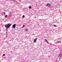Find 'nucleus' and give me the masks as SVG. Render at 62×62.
<instances>
[{
  "label": "nucleus",
  "mask_w": 62,
  "mask_h": 62,
  "mask_svg": "<svg viewBox=\"0 0 62 62\" xmlns=\"http://www.w3.org/2000/svg\"><path fill=\"white\" fill-rule=\"evenodd\" d=\"M11 26V25L9 24H6L5 25V27L7 28H8L10 27Z\"/></svg>",
  "instance_id": "obj_1"
},
{
  "label": "nucleus",
  "mask_w": 62,
  "mask_h": 62,
  "mask_svg": "<svg viewBox=\"0 0 62 62\" xmlns=\"http://www.w3.org/2000/svg\"><path fill=\"white\" fill-rule=\"evenodd\" d=\"M46 6H48L49 8H52V5L49 4L47 3L46 4Z\"/></svg>",
  "instance_id": "obj_2"
},
{
  "label": "nucleus",
  "mask_w": 62,
  "mask_h": 62,
  "mask_svg": "<svg viewBox=\"0 0 62 62\" xmlns=\"http://www.w3.org/2000/svg\"><path fill=\"white\" fill-rule=\"evenodd\" d=\"M16 24H15L14 25H13V28H15V26H16Z\"/></svg>",
  "instance_id": "obj_3"
},
{
  "label": "nucleus",
  "mask_w": 62,
  "mask_h": 62,
  "mask_svg": "<svg viewBox=\"0 0 62 62\" xmlns=\"http://www.w3.org/2000/svg\"><path fill=\"white\" fill-rule=\"evenodd\" d=\"M62 54L61 53H60L59 55V57H61L62 56Z\"/></svg>",
  "instance_id": "obj_4"
},
{
  "label": "nucleus",
  "mask_w": 62,
  "mask_h": 62,
  "mask_svg": "<svg viewBox=\"0 0 62 62\" xmlns=\"http://www.w3.org/2000/svg\"><path fill=\"white\" fill-rule=\"evenodd\" d=\"M37 38L35 39L34 40V42H35L36 41V40H37Z\"/></svg>",
  "instance_id": "obj_5"
},
{
  "label": "nucleus",
  "mask_w": 62,
  "mask_h": 62,
  "mask_svg": "<svg viewBox=\"0 0 62 62\" xmlns=\"http://www.w3.org/2000/svg\"><path fill=\"white\" fill-rule=\"evenodd\" d=\"M25 31H28V29L27 28H26L25 29Z\"/></svg>",
  "instance_id": "obj_6"
},
{
  "label": "nucleus",
  "mask_w": 62,
  "mask_h": 62,
  "mask_svg": "<svg viewBox=\"0 0 62 62\" xmlns=\"http://www.w3.org/2000/svg\"><path fill=\"white\" fill-rule=\"evenodd\" d=\"M45 40L46 41V42H47V43H48V42L47 40L46 39H45Z\"/></svg>",
  "instance_id": "obj_7"
},
{
  "label": "nucleus",
  "mask_w": 62,
  "mask_h": 62,
  "mask_svg": "<svg viewBox=\"0 0 62 62\" xmlns=\"http://www.w3.org/2000/svg\"><path fill=\"white\" fill-rule=\"evenodd\" d=\"M7 16H7V15H6L5 16V17L6 18H7Z\"/></svg>",
  "instance_id": "obj_8"
},
{
  "label": "nucleus",
  "mask_w": 62,
  "mask_h": 62,
  "mask_svg": "<svg viewBox=\"0 0 62 62\" xmlns=\"http://www.w3.org/2000/svg\"><path fill=\"white\" fill-rule=\"evenodd\" d=\"M29 8H32V7L31 6H29Z\"/></svg>",
  "instance_id": "obj_9"
},
{
  "label": "nucleus",
  "mask_w": 62,
  "mask_h": 62,
  "mask_svg": "<svg viewBox=\"0 0 62 62\" xmlns=\"http://www.w3.org/2000/svg\"><path fill=\"white\" fill-rule=\"evenodd\" d=\"M24 15H23L22 16V17L23 18H24Z\"/></svg>",
  "instance_id": "obj_10"
},
{
  "label": "nucleus",
  "mask_w": 62,
  "mask_h": 62,
  "mask_svg": "<svg viewBox=\"0 0 62 62\" xmlns=\"http://www.w3.org/2000/svg\"><path fill=\"white\" fill-rule=\"evenodd\" d=\"M24 27V25H23L22 28H23Z\"/></svg>",
  "instance_id": "obj_11"
},
{
  "label": "nucleus",
  "mask_w": 62,
  "mask_h": 62,
  "mask_svg": "<svg viewBox=\"0 0 62 62\" xmlns=\"http://www.w3.org/2000/svg\"><path fill=\"white\" fill-rule=\"evenodd\" d=\"M58 43H60V42H61V41H58Z\"/></svg>",
  "instance_id": "obj_12"
},
{
  "label": "nucleus",
  "mask_w": 62,
  "mask_h": 62,
  "mask_svg": "<svg viewBox=\"0 0 62 62\" xmlns=\"http://www.w3.org/2000/svg\"><path fill=\"white\" fill-rule=\"evenodd\" d=\"M54 26L55 27H56V25H54Z\"/></svg>",
  "instance_id": "obj_13"
},
{
  "label": "nucleus",
  "mask_w": 62,
  "mask_h": 62,
  "mask_svg": "<svg viewBox=\"0 0 62 62\" xmlns=\"http://www.w3.org/2000/svg\"><path fill=\"white\" fill-rule=\"evenodd\" d=\"M3 56H5V54H4L3 55Z\"/></svg>",
  "instance_id": "obj_14"
},
{
  "label": "nucleus",
  "mask_w": 62,
  "mask_h": 62,
  "mask_svg": "<svg viewBox=\"0 0 62 62\" xmlns=\"http://www.w3.org/2000/svg\"><path fill=\"white\" fill-rule=\"evenodd\" d=\"M12 0V1H13V0Z\"/></svg>",
  "instance_id": "obj_15"
}]
</instances>
